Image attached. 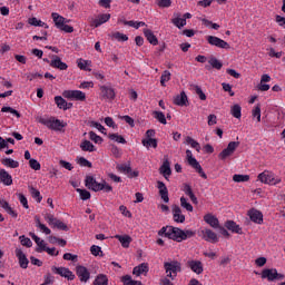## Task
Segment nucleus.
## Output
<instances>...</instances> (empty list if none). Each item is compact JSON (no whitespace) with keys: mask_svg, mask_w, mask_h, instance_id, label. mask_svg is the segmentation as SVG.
<instances>
[{"mask_svg":"<svg viewBox=\"0 0 285 285\" xmlns=\"http://www.w3.org/2000/svg\"><path fill=\"white\" fill-rule=\"evenodd\" d=\"M237 148H239V141H230L227 145V148H225L223 151L219 153L218 158L222 161H226V159H228V157H233V155L235 154V150H237Z\"/></svg>","mask_w":285,"mask_h":285,"instance_id":"8","label":"nucleus"},{"mask_svg":"<svg viewBox=\"0 0 285 285\" xmlns=\"http://www.w3.org/2000/svg\"><path fill=\"white\" fill-rule=\"evenodd\" d=\"M275 21H276V23H277L281 28H285V18H284V17L277 14V16L275 17Z\"/></svg>","mask_w":285,"mask_h":285,"instance_id":"64","label":"nucleus"},{"mask_svg":"<svg viewBox=\"0 0 285 285\" xmlns=\"http://www.w3.org/2000/svg\"><path fill=\"white\" fill-rule=\"evenodd\" d=\"M198 237H202L204 242H208L209 244H217V242H219V236H217V233L213 232L210 228L198 230Z\"/></svg>","mask_w":285,"mask_h":285,"instance_id":"7","label":"nucleus"},{"mask_svg":"<svg viewBox=\"0 0 285 285\" xmlns=\"http://www.w3.org/2000/svg\"><path fill=\"white\" fill-rule=\"evenodd\" d=\"M112 39H116V41H128V36L116 31L111 35Z\"/></svg>","mask_w":285,"mask_h":285,"instance_id":"57","label":"nucleus"},{"mask_svg":"<svg viewBox=\"0 0 285 285\" xmlns=\"http://www.w3.org/2000/svg\"><path fill=\"white\" fill-rule=\"evenodd\" d=\"M0 184L12 186V175L6 169H0Z\"/></svg>","mask_w":285,"mask_h":285,"instance_id":"21","label":"nucleus"},{"mask_svg":"<svg viewBox=\"0 0 285 285\" xmlns=\"http://www.w3.org/2000/svg\"><path fill=\"white\" fill-rule=\"evenodd\" d=\"M159 8H170L173 6V0H156Z\"/></svg>","mask_w":285,"mask_h":285,"instance_id":"59","label":"nucleus"},{"mask_svg":"<svg viewBox=\"0 0 285 285\" xmlns=\"http://www.w3.org/2000/svg\"><path fill=\"white\" fill-rule=\"evenodd\" d=\"M38 122L49 128V130H56V132H61L68 126L63 120H59L52 116L50 118L40 117L38 118Z\"/></svg>","mask_w":285,"mask_h":285,"instance_id":"3","label":"nucleus"},{"mask_svg":"<svg viewBox=\"0 0 285 285\" xmlns=\"http://www.w3.org/2000/svg\"><path fill=\"white\" fill-rule=\"evenodd\" d=\"M149 267H148V263H142L136 267H134V275H137V277H139V275H144V273H148Z\"/></svg>","mask_w":285,"mask_h":285,"instance_id":"31","label":"nucleus"},{"mask_svg":"<svg viewBox=\"0 0 285 285\" xmlns=\"http://www.w3.org/2000/svg\"><path fill=\"white\" fill-rule=\"evenodd\" d=\"M169 79H170V71L165 70L160 77V86L165 87Z\"/></svg>","mask_w":285,"mask_h":285,"instance_id":"58","label":"nucleus"},{"mask_svg":"<svg viewBox=\"0 0 285 285\" xmlns=\"http://www.w3.org/2000/svg\"><path fill=\"white\" fill-rule=\"evenodd\" d=\"M160 174L165 179H168L170 175H173V170L170 169V163L168 160L164 161L163 165L160 166Z\"/></svg>","mask_w":285,"mask_h":285,"instance_id":"28","label":"nucleus"},{"mask_svg":"<svg viewBox=\"0 0 285 285\" xmlns=\"http://www.w3.org/2000/svg\"><path fill=\"white\" fill-rule=\"evenodd\" d=\"M206 41L209 43V46H215V48H222L223 50L230 49V45L217 36H207Z\"/></svg>","mask_w":285,"mask_h":285,"instance_id":"9","label":"nucleus"},{"mask_svg":"<svg viewBox=\"0 0 285 285\" xmlns=\"http://www.w3.org/2000/svg\"><path fill=\"white\" fill-rule=\"evenodd\" d=\"M186 159L191 168H195L196 173H198L203 179H208V176L206 173H204V168H202V165L199 161H197V158L193 157V151L190 149L186 150Z\"/></svg>","mask_w":285,"mask_h":285,"instance_id":"5","label":"nucleus"},{"mask_svg":"<svg viewBox=\"0 0 285 285\" xmlns=\"http://www.w3.org/2000/svg\"><path fill=\"white\" fill-rule=\"evenodd\" d=\"M153 115L157 119V121H159V124H163L164 126L168 124L166 121V115H164L163 111H154Z\"/></svg>","mask_w":285,"mask_h":285,"instance_id":"46","label":"nucleus"},{"mask_svg":"<svg viewBox=\"0 0 285 285\" xmlns=\"http://www.w3.org/2000/svg\"><path fill=\"white\" fill-rule=\"evenodd\" d=\"M62 95L65 99H75V101H86V92L81 90H66Z\"/></svg>","mask_w":285,"mask_h":285,"instance_id":"12","label":"nucleus"},{"mask_svg":"<svg viewBox=\"0 0 285 285\" xmlns=\"http://www.w3.org/2000/svg\"><path fill=\"white\" fill-rule=\"evenodd\" d=\"M187 266L193 273H196V275H202V273H204V265L200 261H188Z\"/></svg>","mask_w":285,"mask_h":285,"instance_id":"19","label":"nucleus"},{"mask_svg":"<svg viewBox=\"0 0 285 285\" xmlns=\"http://www.w3.org/2000/svg\"><path fill=\"white\" fill-rule=\"evenodd\" d=\"M36 226H37V228H39L41 230V233H45V235H50V233H52V230H50V228H48V226H46L45 224L41 223L39 217H36Z\"/></svg>","mask_w":285,"mask_h":285,"instance_id":"38","label":"nucleus"},{"mask_svg":"<svg viewBox=\"0 0 285 285\" xmlns=\"http://www.w3.org/2000/svg\"><path fill=\"white\" fill-rule=\"evenodd\" d=\"M85 186L89 190H94V193H99L100 190H104L105 193H112V186L108 185L106 180L98 183L94 176H86Z\"/></svg>","mask_w":285,"mask_h":285,"instance_id":"2","label":"nucleus"},{"mask_svg":"<svg viewBox=\"0 0 285 285\" xmlns=\"http://www.w3.org/2000/svg\"><path fill=\"white\" fill-rule=\"evenodd\" d=\"M200 21L206 28H212L213 30H217L219 28L218 23H215L206 18H202Z\"/></svg>","mask_w":285,"mask_h":285,"instance_id":"48","label":"nucleus"},{"mask_svg":"<svg viewBox=\"0 0 285 285\" xmlns=\"http://www.w3.org/2000/svg\"><path fill=\"white\" fill-rule=\"evenodd\" d=\"M80 148L83 150V153H95V150H97L90 140H82Z\"/></svg>","mask_w":285,"mask_h":285,"instance_id":"34","label":"nucleus"},{"mask_svg":"<svg viewBox=\"0 0 285 285\" xmlns=\"http://www.w3.org/2000/svg\"><path fill=\"white\" fill-rule=\"evenodd\" d=\"M29 24L30 26H35V27H38V28H46L48 30V23L37 19V18H30L29 19Z\"/></svg>","mask_w":285,"mask_h":285,"instance_id":"37","label":"nucleus"},{"mask_svg":"<svg viewBox=\"0 0 285 285\" xmlns=\"http://www.w3.org/2000/svg\"><path fill=\"white\" fill-rule=\"evenodd\" d=\"M173 219L176 224H184L186 222V216L181 214V207L178 205L173 206Z\"/></svg>","mask_w":285,"mask_h":285,"instance_id":"17","label":"nucleus"},{"mask_svg":"<svg viewBox=\"0 0 285 285\" xmlns=\"http://www.w3.org/2000/svg\"><path fill=\"white\" fill-rule=\"evenodd\" d=\"M31 239L37 244L36 253H46V249L48 248L46 240L41 239L37 234L29 233Z\"/></svg>","mask_w":285,"mask_h":285,"instance_id":"15","label":"nucleus"},{"mask_svg":"<svg viewBox=\"0 0 285 285\" xmlns=\"http://www.w3.org/2000/svg\"><path fill=\"white\" fill-rule=\"evenodd\" d=\"M144 35H145L147 41H149L151 43V46H157V43H159V40L157 39V36H155L153 30L145 29Z\"/></svg>","mask_w":285,"mask_h":285,"instance_id":"29","label":"nucleus"},{"mask_svg":"<svg viewBox=\"0 0 285 285\" xmlns=\"http://www.w3.org/2000/svg\"><path fill=\"white\" fill-rule=\"evenodd\" d=\"M51 17H52L56 28H58V30H60L61 27H63V24L66 23V18H63L59 13H55V12H53V14H51Z\"/></svg>","mask_w":285,"mask_h":285,"instance_id":"32","label":"nucleus"},{"mask_svg":"<svg viewBox=\"0 0 285 285\" xmlns=\"http://www.w3.org/2000/svg\"><path fill=\"white\" fill-rule=\"evenodd\" d=\"M183 191L185 195H187V197H189L193 204H197V196H195V193H193V187H190V185L184 184Z\"/></svg>","mask_w":285,"mask_h":285,"instance_id":"30","label":"nucleus"},{"mask_svg":"<svg viewBox=\"0 0 285 285\" xmlns=\"http://www.w3.org/2000/svg\"><path fill=\"white\" fill-rule=\"evenodd\" d=\"M208 63L212 66V68H215L216 70H222L224 67V63L219 61L217 58H210Z\"/></svg>","mask_w":285,"mask_h":285,"instance_id":"51","label":"nucleus"},{"mask_svg":"<svg viewBox=\"0 0 285 285\" xmlns=\"http://www.w3.org/2000/svg\"><path fill=\"white\" fill-rule=\"evenodd\" d=\"M115 239L120 242L122 248H130V244L132 243V237L129 235H116Z\"/></svg>","mask_w":285,"mask_h":285,"instance_id":"25","label":"nucleus"},{"mask_svg":"<svg viewBox=\"0 0 285 285\" xmlns=\"http://www.w3.org/2000/svg\"><path fill=\"white\" fill-rule=\"evenodd\" d=\"M19 239L22 246H26L27 248H32V240L29 237H26V235H22L19 237Z\"/></svg>","mask_w":285,"mask_h":285,"instance_id":"55","label":"nucleus"},{"mask_svg":"<svg viewBox=\"0 0 285 285\" xmlns=\"http://www.w3.org/2000/svg\"><path fill=\"white\" fill-rule=\"evenodd\" d=\"M247 215L254 224H264V214H262V212L252 208L248 210Z\"/></svg>","mask_w":285,"mask_h":285,"instance_id":"14","label":"nucleus"},{"mask_svg":"<svg viewBox=\"0 0 285 285\" xmlns=\"http://www.w3.org/2000/svg\"><path fill=\"white\" fill-rule=\"evenodd\" d=\"M225 227L227 228V230H232V233H236L237 235H242V227H239V225H237V223H235V220H227L225 223Z\"/></svg>","mask_w":285,"mask_h":285,"instance_id":"27","label":"nucleus"},{"mask_svg":"<svg viewBox=\"0 0 285 285\" xmlns=\"http://www.w3.org/2000/svg\"><path fill=\"white\" fill-rule=\"evenodd\" d=\"M77 63H78V68L80 70H85L87 72H90V70H92V69H90V66H92V61H90V60H83L80 58L77 60Z\"/></svg>","mask_w":285,"mask_h":285,"instance_id":"33","label":"nucleus"},{"mask_svg":"<svg viewBox=\"0 0 285 285\" xmlns=\"http://www.w3.org/2000/svg\"><path fill=\"white\" fill-rule=\"evenodd\" d=\"M157 188L159 190L161 199L165 202V204H168L170 202V198L168 197V187H166V184H164V181L161 180H158Z\"/></svg>","mask_w":285,"mask_h":285,"instance_id":"18","label":"nucleus"},{"mask_svg":"<svg viewBox=\"0 0 285 285\" xmlns=\"http://www.w3.org/2000/svg\"><path fill=\"white\" fill-rule=\"evenodd\" d=\"M94 285H108V277L104 274L98 275L94 281Z\"/></svg>","mask_w":285,"mask_h":285,"instance_id":"45","label":"nucleus"},{"mask_svg":"<svg viewBox=\"0 0 285 285\" xmlns=\"http://www.w3.org/2000/svg\"><path fill=\"white\" fill-rule=\"evenodd\" d=\"M257 180L261 184H267L268 186H277V184H282V178H277L273 171L268 170L258 174Z\"/></svg>","mask_w":285,"mask_h":285,"instance_id":"4","label":"nucleus"},{"mask_svg":"<svg viewBox=\"0 0 285 285\" xmlns=\"http://www.w3.org/2000/svg\"><path fill=\"white\" fill-rule=\"evenodd\" d=\"M55 228H58L59 230H66L68 232V225H66L63 222L57 219L55 223Z\"/></svg>","mask_w":285,"mask_h":285,"instance_id":"63","label":"nucleus"},{"mask_svg":"<svg viewBox=\"0 0 285 285\" xmlns=\"http://www.w3.org/2000/svg\"><path fill=\"white\" fill-rule=\"evenodd\" d=\"M171 23H174L176 26V28H178L179 30H181L184 28V26H186V18H174L171 19Z\"/></svg>","mask_w":285,"mask_h":285,"instance_id":"47","label":"nucleus"},{"mask_svg":"<svg viewBox=\"0 0 285 285\" xmlns=\"http://www.w3.org/2000/svg\"><path fill=\"white\" fill-rule=\"evenodd\" d=\"M193 90L199 97L200 101H206V94H204V90H202V87L194 85Z\"/></svg>","mask_w":285,"mask_h":285,"instance_id":"49","label":"nucleus"},{"mask_svg":"<svg viewBox=\"0 0 285 285\" xmlns=\"http://www.w3.org/2000/svg\"><path fill=\"white\" fill-rule=\"evenodd\" d=\"M2 166L6 168H19V161L12 159V158H3L1 160Z\"/></svg>","mask_w":285,"mask_h":285,"instance_id":"35","label":"nucleus"},{"mask_svg":"<svg viewBox=\"0 0 285 285\" xmlns=\"http://www.w3.org/2000/svg\"><path fill=\"white\" fill-rule=\"evenodd\" d=\"M29 166H30V168H32V170H41V164L38 163V160L35 158H31L29 160Z\"/></svg>","mask_w":285,"mask_h":285,"instance_id":"60","label":"nucleus"},{"mask_svg":"<svg viewBox=\"0 0 285 285\" xmlns=\"http://www.w3.org/2000/svg\"><path fill=\"white\" fill-rule=\"evenodd\" d=\"M76 275L83 284L90 279V271H88L83 265H78L76 267Z\"/></svg>","mask_w":285,"mask_h":285,"instance_id":"13","label":"nucleus"},{"mask_svg":"<svg viewBox=\"0 0 285 285\" xmlns=\"http://www.w3.org/2000/svg\"><path fill=\"white\" fill-rule=\"evenodd\" d=\"M230 114L235 119H242V106L239 105H234L230 109Z\"/></svg>","mask_w":285,"mask_h":285,"instance_id":"43","label":"nucleus"},{"mask_svg":"<svg viewBox=\"0 0 285 285\" xmlns=\"http://www.w3.org/2000/svg\"><path fill=\"white\" fill-rule=\"evenodd\" d=\"M29 190L31 193V197H33L38 204H41V199H43V197H41V191L35 187H29Z\"/></svg>","mask_w":285,"mask_h":285,"instance_id":"41","label":"nucleus"},{"mask_svg":"<svg viewBox=\"0 0 285 285\" xmlns=\"http://www.w3.org/2000/svg\"><path fill=\"white\" fill-rule=\"evenodd\" d=\"M175 106H188V96H186V91H181L180 95L174 98Z\"/></svg>","mask_w":285,"mask_h":285,"instance_id":"24","label":"nucleus"},{"mask_svg":"<svg viewBox=\"0 0 285 285\" xmlns=\"http://www.w3.org/2000/svg\"><path fill=\"white\" fill-rule=\"evenodd\" d=\"M89 139L95 144L104 142V138H101V136L97 135L95 131H89Z\"/></svg>","mask_w":285,"mask_h":285,"instance_id":"54","label":"nucleus"},{"mask_svg":"<svg viewBox=\"0 0 285 285\" xmlns=\"http://www.w3.org/2000/svg\"><path fill=\"white\" fill-rule=\"evenodd\" d=\"M51 271H52V273H55V275H60V277H65L69 282H72L76 277L75 273H72V271H70V268H68V267L52 266Z\"/></svg>","mask_w":285,"mask_h":285,"instance_id":"10","label":"nucleus"},{"mask_svg":"<svg viewBox=\"0 0 285 285\" xmlns=\"http://www.w3.org/2000/svg\"><path fill=\"white\" fill-rule=\"evenodd\" d=\"M108 138L111 141H116L117 144H127L126 138H124V136H121L119 134H109Z\"/></svg>","mask_w":285,"mask_h":285,"instance_id":"40","label":"nucleus"},{"mask_svg":"<svg viewBox=\"0 0 285 285\" xmlns=\"http://www.w3.org/2000/svg\"><path fill=\"white\" fill-rule=\"evenodd\" d=\"M204 222L212 228H219V219L213 214H206L204 216Z\"/></svg>","mask_w":285,"mask_h":285,"instance_id":"22","label":"nucleus"},{"mask_svg":"<svg viewBox=\"0 0 285 285\" xmlns=\"http://www.w3.org/2000/svg\"><path fill=\"white\" fill-rule=\"evenodd\" d=\"M110 21V13H101L94 21V28H99V26H104V23H108Z\"/></svg>","mask_w":285,"mask_h":285,"instance_id":"20","label":"nucleus"},{"mask_svg":"<svg viewBox=\"0 0 285 285\" xmlns=\"http://www.w3.org/2000/svg\"><path fill=\"white\" fill-rule=\"evenodd\" d=\"M125 26H129L130 28H136V30H139V28H144V26H146V22L144 21H134V20H129V21H124Z\"/></svg>","mask_w":285,"mask_h":285,"instance_id":"36","label":"nucleus"},{"mask_svg":"<svg viewBox=\"0 0 285 285\" xmlns=\"http://www.w3.org/2000/svg\"><path fill=\"white\" fill-rule=\"evenodd\" d=\"M180 206L181 208H186L188 213H193V205H190V203H188V199H186V197L184 196L180 197Z\"/></svg>","mask_w":285,"mask_h":285,"instance_id":"53","label":"nucleus"},{"mask_svg":"<svg viewBox=\"0 0 285 285\" xmlns=\"http://www.w3.org/2000/svg\"><path fill=\"white\" fill-rule=\"evenodd\" d=\"M253 117H256L257 121H262V107L259 105L253 109Z\"/></svg>","mask_w":285,"mask_h":285,"instance_id":"61","label":"nucleus"},{"mask_svg":"<svg viewBox=\"0 0 285 285\" xmlns=\"http://www.w3.org/2000/svg\"><path fill=\"white\" fill-rule=\"evenodd\" d=\"M16 257L18 258L20 268H28V265L30 264V261H28V257L23 253L21 248L16 249Z\"/></svg>","mask_w":285,"mask_h":285,"instance_id":"16","label":"nucleus"},{"mask_svg":"<svg viewBox=\"0 0 285 285\" xmlns=\"http://www.w3.org/2000/svg\"><path fill=\"white\" fill-rule=\"evenodd\" d=\"M1 112H10L13 117H17V119H21V114L12 107H2Z\"/></svg>","mask_w":285,"mask_h":285,"instance_id":"52","label":"nucleus"},{"mask_svg":"<svg viewBox=\"0 0 285 285\" xmlns=\"http://www.w3.org/2000/svg\"><path fill=\"white\" fill-rule=\"evenodd\" d=\"M233 181H236V184H242L244 181H250V176L249 175L235 174L233 176Z\"/></svg>","mask_w":285,"mask_h":285,"instance_id":"39","label":"nucleus"},{"mask_svg":"<svg viewBox=\"0 0 285 285\" xmlns=\"http://www.w3.org/2000/svg\"><path fill=\"white\" fill-rule=\"evenodd\" d=\"M55 104L57 105V107L60 109V110H65V106H67V101L66 99H63V97L61 96H56L55 97Z\"/></svg>","mask_w":285,"mask_h":285,"instance_id":"50","label":"nucleus"},{"mask_svg":"<svg viewBox=\"0 0 285 285\" xmlns=\"http://www.w3.org/2000/svg\"><path fill=\"white\" fill-rule=\"evenodd\" d=\"M164 268L166 271L167 277H170V279H175L177 277V273H181V263L174 261V262H167L164 264Z\"/></svg>","mask_w":285,"mask_h":285,"instance_id":"6","label":"nucleus"},{"mask_svg":"<svg viewBox=\"0 0 285 285\" xmlns=\"http://www.w3.org/2000/svg\"><path fill=\"white\" fill-rule=\"evenodd\" d=\"M159 237H167L168 239H173L174 242H186V239H190L197 235V233L193 229H185L174 227V226H166L163 227L158 232Z\"/></svg>","mask_w":285,"mask_h":285,"instance_id":"1","label":"nucleus"},{"mask_svg":"<svg viewBox=\"0 0 285 285\" xmlns=\"http://www.w3.org/2000/svg\"><path fill=\"white\" fill-rule=\"evenodd\" d=\"M262 279H268V282H275L277 281H282L284 279V275L277 273V271L275 268H271V269H263L262 272Z\"/></svg>","mask_w":285,"mask_h":285,"instance_id":"11","label":"nucleus"},{"mask_svg":"<svg viewBox=\"0 0 285 285\" xmlns=\"http://www.w3.org/2000/svg\"><path fill=\"white\" fill-rule=\"evenodd\" d=\"M51 68H57L58 70H68V65L61 61L59 56H55L50 62Z\"/></svg>","mask_w":285,"mask_h":285,"instance_id":"23","label":"nucleus"},{"mask_svg":"<svg viewBox=\"0 0 285 285\" xmlns=\"http://www.w3.org/2000/svg\"><path fill=\"white\" fill-rule=\"evenodd\" d=\"M101 90V95L105 99H115L116 95H115V89H112L111 87H107V86H102L100 87Z\"/></svg>","mask_w":285,"mask_h":285,"instance_id":"26","label":"nucleus"},{"mask_svg":"<svg viewBox=\"0 0 285 285\" xmlns=\"http://www.w3.org/2000/svg\"><path fill=\"white\" fill-rule=\"evenodd\" d=\"M186 144L191 146L195 150H197V153H199V150H202V146H199V142H197V140L193 139V137L187 136Z\"/></svg>","mask_w":285,"mask_h":285,"instance_id":"44","label":"nucleus"},{"mask_svg":"<svg viewBox=\"0 0 285 285\" xmlns=\"http://www.w3.org/2000/svg\"><path fill=\"white\" fill-rule=\"evenodd\" d=\"M79 166H82L85 168H92V163H90L88 159L85 157H80L78 160Z\"/></svg>","mask_w":285,"mask_h":285,"instance_id":"62","label":"nucleus"},{"mask_svg":"<svg viewBox=\"0 0 285 285\" xmlns=\"http://www.w3.org/2000/svg\"><path fill=\"white\" fill-rule=\"evenodd\" d=\"M76 190L77 193H79L80 199H82V202H87V199H90V191H88L87 189L77 188Z\"/></svg>","mask_w":285,"mask_h":285,"instance_id":"56","label":"nucleus"},{"mask_svg":"<svg viewBox=\"0 0 285 285\" xmlns=\"http://www.w3.org/2000/svg\"><path fill=\"white\" fill-rule=\"evenodd\" d=\"M142 146H145V148H157L158 144H157V139L155 138H149V139H142L141 141Z\"/></svg>","mask_w":285,"mask_h":285,"instance_id":"42","label":"nucleus"}]
</instances>
